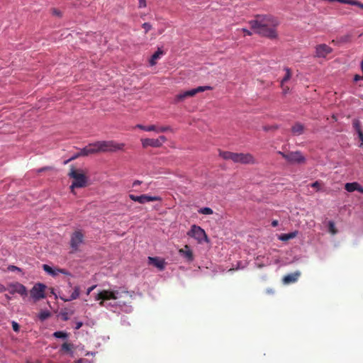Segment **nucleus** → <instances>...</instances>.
I'll use <instances>...</instances> for the list:
<instances>
[{"mask_svg":"<svg viewBox=\"0 0 363 363\" xmlns=\"http://www.w3.org/2000/svg\"><path fill=\"white\" fill-rule=\"evenodd\" d=\"M279 23V21L271 15H257L249 21L250 28L255 33L269 39L277 38L276 28Z\"/></svg>","mask_w":363,"mask_h":363,"instance_id":"f257e3e1","label":"nucleus"},{"mask_svg":"<svg viewBox=\"0 0 363 363\" xmlns=\"http://www.w3.org/2000/svg\"><path fill=\"white\" fill-rule=\"evenodd\" d=\"M133 292L126 290L125 288H119L116 290H102L95 297L96 301H101L99 305L105 306L104 301L108 300H118L119 306H125L131 302Z\"/></svg>","mask_w":363,"mask_h":363,"instance_id":"f03ea898","label":"nucleus"},{"mask_svg":"<svg viewBox=\"0 0 363 363\" xmlns=\"http://www.w3.org/2000/svg\"><path fill=\"white\" fill-rule=\"evenodd\" d=\"M219 155L224 160H230L236 163L243 164H255L257 160L250 153H235L228 151H220Z\"/></svg>","mask_w":363,"mask_h":363,"instance_id":"7ed1b4c3","label":"nucleus"},{"mask_svg":"<svg viewBox=\"0 0 363 363\" xmlns=\"http://www.w3.org/2000/svg\"><path fill=\"white\" fill-rule=\"evenodd\" d=\"M68 176L73 179L70 186L72 193H74V189L75 188H83L88 185V178L82 169H77L72 167Z\"/></svg>","mask_w":363,"mask_h":363,"instance_id":"20e7f679","label":"nucleus"},{"mask_svg":"<svg viewBox=\"0 0 363 363\" xmlns=\"http://www.w3.org/2000/svg\"><path fill=\"white\" fill-rule=\"evenodd\" d=\"M98 149L99 152H114L118 150H123L125 144L118 143L113 140L98 141Z\"/></svg>","mask_w":363,"mask_h":363,"instance_id":"39448f33","label":"nucleus"},{"mask_svg":"<svg viewBox=\"0 0 363 363\" xmlns=\"http://www.w3.org/2000/svg\"><path fill=\"white\" fill-rule=\"evenodd\" d=\"M212 87L210 86H198L196 89H193L191 90H188L184 91L183 93L178 94L175 96L174 101L175 103H179L184 101L185 99L188 97L194 96L196 94L203 92L207 90H211Z\"/></svg>","mask_w":363,"mask_h":363,"instance_id":"423d86ee","label":"nucleus"},{"mask_svg":"<svg viewBox=\"0 0 363 363\" xmlns=\"http://www.w3.org/2000/svg\"><path fill=\"white\" fill-rule=\"evenodd\" d=\"M278 154L291 164H303L306 162L305 157L299 151L289 152L288 153L279 151Z\"/></svg>","mask_w":363,"mask_h":363,"instance_id":"0eeeda50","label":"nucleus"},{"mask_svg":"<svg viewBox=\"0 0 363 363\" xmlns=\"http://www.w3.org/2000/svg\"><path fill=\"white\" fill-rule=\"evenodd\" d=\"M187 235L194 238L199 243H202L203 241L208 242V237L206 232L200 226L193 225L191 230L187 233Z\"/></svg>","mask_w":363,"mask_h":363,"instance_id":"6e6552de","label":"nucleus"},{"mask_svg":"<svg viewBox=\"0 0 363 363\" xmlns=\"http://www.w3.org/2000/svg\"><path fill=\"white\" fill-rule=\"evenodd\" d=\"M47 286L42 283H36L30 291L31 298L35 301L43 299L46 297L45 289Z\"/></svg>","mask_w":363,"mask_h":363,"instance_id":"1a4fd4ad","label":"nucleus"},{"mask_svg":"<svg viewBox=\"0 0 363 363\" xmlns=\"http://www.w3.org/2000/svg\"><path fill=\"white\" fill-rule=\"evenodd\" d=\"M140 140L144 148H146L149 146L153 147H160L164 142L167 141V138L164 135H161L157 139L142 138Z\"/></svg>","mask_w":363,"mask_h":363,"instance_id":"9d476101","label":"nucleus"},{"mask_svg":"<svg viewBox=\"0 0 363 363\" xmlns=\"http://www.w3.org/2000/svg\"><path fill=\"white\" fill-rule=\"evenodd\" d=\"M84 241V235L80 230L74 232L71 235L70 247L73 252H77L79 250L80 245Z\"/></svg>","mask_w":363,"mask_h":363,"instance_id":"9b49d317","label":"nucleus"},{"mask_svg":"<svg viewBox=\"0 0 363 363\" xmlns=\"http://www.w3.org/2000/svg\"><path fill=\"white\" fill-rule=\"evenodd\" d=\"M128 196L132 201L138 202L140 203H145L150 201H159L162 200V199L160 196H152L146 194H143L140 196L129 194Z\"/></svg>","mask_w":363,"mask_h":363,"instance_id":"f8f14e48","label":"nucleus"},{"mask_svg":"<svg viewBox=\"0 0 363 363\" xmlns=\"http://www.w3.org/2000/svg\"><path fill=\"white\" fill-rule=\"evenodd\" d=\"M9 291L11 294H18L22 296H26L28 291L26 287L19 282H15L9 285Z\"/></svg>","mask_w":363,"mask_h":363,"instance_id":"ddd939ff","label":"nucleus"},{"mask_svg":"<svg viewBox=\"0 0 363 363\" xmlns=\"http://www.w3.org/2000/svg\"><path fill=\"white\" fill-rule=\"evenodd\" d=\"M98 141L94 143H90L84 148L81 149L78 156H88L89 155L99 152L98 149Z\"/></svg>","mask_w":363,"mask_h":363,"instance_id":"4468645a","label":"nucleus"},{"mask_svg":"<svg viewBox=\"0 0 363 363\" xmlns=\"http://www.w3.org/2000/svg\"><path fill=\"white\" fill-rule=\"evenodd\" d=\"M332 52H333L332 48H330L328 45L320 44L315 47V57H325L328 55L330 54Z\"/></svg>","mask_w":363,"mask_h":363,"instance_id":"2eb2a0df","label":"nucleus"},{"mask_svg":"<svg viewBox=\"0 0 363 363\" xmlns=\"http://www.w3.org/2000/svg\"><path fill=\"white\" fill-rule=\"evenodd\" d=\"M179 254L189 262H191L194 259L193 252L187 245L179 250Z\"/></svg>","mask_w":363,"mask_h":363,"instance_id":"dca6fc26","label":"nucleus"},{"mask_svg":"<svg viewBox=\"0 0 363 363\" xmlns=\"http://www.w3.org/2000/svg\"><path fill=\"white\" fill-rule=\"evenodd\" d=\"M301 276V272L297 271L294 273L288 274L285 275L282 279V282L284 284H290L292 283H295L298 279Z\"/></svg>","mask_w":363,"mask_h":363,"instance_id":"f3484780","label":"nucleus"},{"mask_svg":"<svg viewBox=\"0 0 363 363\" xmlns=\"http://www.w3.org/2000/svg\"><path fill=\"white\" fill-rule=\"evenodd\" d=\"M149 264L154 265L157 268L160 270L164 269V261L163 259H160L157 257H148Z\"/></svg>","mask_w":363,"mask_h":363,"instance_id":"a211bd4d","label":"nucleus"},{"mask_svg":"<svg viewBox=\"0 0 363 363\" xmlns=\"http://www.w3.org/2000/svg\"><path fill=\"white\" fill-rule=\"evenodd\" d=\"M79 293H80V288H79V286H77L74 288L73 292L70 294V296L69 297H67V298L61 297V299L65 302L75 300L79 297Z\"/></svg>","mask_w":363,"mask_h":363,"instance_id":"6ab92c4d","label":"nucleus"},{"mask_svg":"<svg viewBox=\"0 0 363 363\" xmlns=\"http://www.w3.org/2000/svg\"><path fill=\"white\" fill-rule=\"evenodd\" d=\"M291 132L295 135H300L304 132V126L300 123H295L291 128Z\"/></svg>","mask_w":363,"mask_h":363,"instance_id":"aec40b11","label":"nucleus"},{"mask_svg":"<svg viewBox=\"0 0 363 363\" xmlns=\"http://www.w3.org/2000/svg\"><path fill=\"white\" fill-rule=\"evenodd\" d=\"M352 125H353L354 130H356V132L358 134L359 140L363 139V131L362 130L360 121L357 119H354L352 121Z\"/></svg>","mask_w":363,"mask_h":363,"instance_id":"412c9836","label":"nucleus"},{"mask_svg":"<svg viewBox=\"0 0 363 363\" xmlns=\"http://www.w3.org/2000/svg\"><path fill=\"white\" fill-rule=\"evenodd\" d=\"M164 54V52L160 48H158V50L152 55L150 60V65L151 66L155 65L157 63V60L160 57L161 55Z\"/></svg>","mask_w":363,"mask_h":363,"instance_id":"4be33fe9","label":"nucleus"},{"mask_svg":"<svg viewBox=\"0 0 363 363\" xmlns=\"http://www.w3.org/2000/svg\"><path fill=\"white\" fill-rule=\"evenodd\" d=\"M297 234H298L297 231H294V232H291V233H286V234H282L280 235L279 240H281L282 241H287L290 239H293V238H296Z\"/></svg>","mask_w":363,"mask_h":363,"instance_id":"5701e85b","label":"nucleus"},{"mask_svg":"<svg viewBox=\"0 0 363 363\" xmlns=\"http://www.w3.org/2000/svg\"><path fill=\"white\" fill-rule=\"evenodd\" d=\"M136 128H140L143 130H145V131H155L157 130V128L156 125H148V126H145V125H140V124H138L136 126Z\"/></svg>","mask_w":363,"mask_h":363,"instance_id":"b1692460","label":"nucleus"},{"mask_svg":"<svg viewBox=\"0 0 363 363\" xmlns=\"http://www.w3.org/2000/svg\"><path fill=\"white\" fill-rule=\"evenodd\" d=\"M284 70L286 71V74L283 79L281 80V84L283 86L287 81H289L291 77V69L288 67H285Z\"/></svg>","mask_w":363,"mask_h":363,"instance_id":"393cba45","label":"nucleus"},{"mask_svg":"<svg viewBox=\"0 0 363 363\" xmlns=\"http://www.w3.org/2000/svg\"><path fill=\"white\" fill-rule=\"evenodd\" d=\"M358 186V183L352 182V183H347L345 186V189L348 192H352L357 191V187Z\"/></svg>","mask_w":363,"mask_h":363,"instance_id":"a878e982","label":"nucleus"},{"mask_svg":"<svg viewBox=\"0 0 363 363\" xmlns=\"http://www.w3.org/2000/svg\"><path fill=\"white\" fill-rule=\"evenodd\" d=\"M73 348V345L71 343L65 342L62 344L61 347V350L65 352H70L72 356V350Z\"/></svg>","mask_w":363,"mask_h":363,"instance_id":"bb28decb","label":"nucleus"},{"mask_svg":"<svg viewBox=\"0 0 363 363\" xmlns=\"http://www.w3.org/2000/svg\"><path fill=\"white\" fill-rule=\"evenodd\" d=\"M328 230L333 235L337 233V230L336 229L333 221L330 220L328 222Z\"/></svg>","mask_w":363,"mask_h":363,"instance_id":"cd10ccee","label":"nucleus"},{"mask_svg":"<svg viewBox=\"0 0 363 363\" xmlns=\"http://www.w3.org/2000/svg\"><path fill=\"white\" fill-rule=\"evenodd\" d=\"M198 212L203 215H211L213 213V210L208 207L201 208L198 211Z\"/></svg>","mask_w":363,"mask_h":363,"instance_id":"c85d7f7f","label":"nucleus"},{"mask_svg":"<svg viewBox=\"0 0 363 363\" xmlns=\"http://www.w3.org/2000/svg\"><path fill=\"white\" fill-rule=\"evenodd\" d=\"M53 336L56 338L65 339L68 337V334L63 331H57L53 333Z\"/></svg>","mask_w":363,"mask_h":363,"instance_id":"c756f323","label":"nucleus"},{"mask_svg":"<svg viewBox=\"0 0 363 363\" xmlns=\"http://www.w3.org/2000/svg\"><path fill=\"white\" fill-rule=\"evenodd\" d=\"M50 313L48 311H42L39 314V318L41 320H44L45 319H47L48 317H50Z\"/></svg>","mask_w":363,"mask_h":363,"instance_id":"7c9ffc66","label":"nucleus"},{"mask_svg":"<svg viewBox=\"0 0 363 363\" xmlns=\"http://www.w3.org/2000/svg\"><path fill=\"white\" fill-rule=\"evenodd\" d=\"M43 270L48 273V274L51 275L52 272H53V268H52L51 267H50L49 265L48 264H43Z\"/></svg>","mask_w":363,"mask_h":363,"instance_id":"2f4dec72","label":"nucleus"},{"mask_svg":"<svg viewBox=\"0 0 363 363\" xmlns=\"http://www.w3.org/2000/svg\"><path fill=\"white\" fill-rule=\"evenodd\" d=\"M43 270L48 273V274L51 275L52 272H53V268H52L51 267H50L49 265L48 264H43Z\"/></svg>","mask_w":363,"mask_h":363,"instance_id":"473e14b6","label":"nucleus"},{"mask_svg":"<svg viewBox=\"0 0 363 363\" xmlns=\"http://www.w3.org/2000/svg\"><path fill=\"white\" fill-rule=\"evenodd\" d=\"M168 130H172V128L170 126H162L160 128H157V130H156L157 133H164Z\"/></svg>","mask_w":363,"mask_h":363,"instance_id":"72a5a7b5","label":"nucleus"},{"mask_svg":"<svg viewBox=\"0 0 363 363\" xmlns=\"http://www.w3.org/2000/svg\"><path fill=\"white\" fill-rule=\"evenodd\" d=\"M352 5L357 6L359 8H360L361 9H363V3H362L357 0H352Z\"/></svg>","mask_w":363,"mask_h":363,"instance_id":"f704fd0d","label":"nucleus"},{"mask_svg":"<svg viewBox=\"0 0 363 363\" xmlns=\"http://www.w3.org/2000/svg\"><path fill=\"white\" fill-rule=\"evenodd\" d=\"M7 269L10 272H14V271L21 272V269L19 267L14 266V265H9Z\"/></svg>","mask_w":363,"mask_h":363,"instance_id":"c9c22d12","label":"nucleus"},{"mask_svg":"<svg viewBox=\"0 0 363 363\" xmlns=\"http://www.w3.org/2000/svg\"><path fill=\"white\" fill-rule=\"evenodd\" d=\"M311 187L315 188L317 190H319L321 186V183L318 181H316L311 184Z\"/></svg>","mask_w":363,"mask_h":363,"instance_id":"e433bc0d","label":"nucleus"},{"mask_svg":"<svg viewBox=\"0 0 363 363\" xmlns=\"http://www.w3.org/2000/svg\"><path fill=\"white\" fill-rule=\"evenodd\" d=\"M12 328H13V330L15 331V332H18L19 330H20V325H18V323L15 322V321H13L12 322Z\"/></svg>","mask_w":363,"mask_h":363,"instance_id":"4c0bfd02","label":"nucleus"},{"mask_svg":"<svg viewBox=\"0 0 363 363\" xmlns=\"http://www.w3.org/2000/svg\"><path fill=\"white\" fill-rule=\"evenodd\" d=\"M143 28L145 30V33H147L152 28V26L149 23H144Z\"/></svg>","mask_w":363,"mask_h":363,"instance_id":"58836bf2","label":"nucleus"},{"mask_svg":"<svg viewBox=\"0 0 363 363\" xmlns=\"http://www.w3.org/2000/svg\"><path fill=\"white\" fill-rule=\"evenodd\" d=\"M335 1L340 2L342 4L352 5V0H333V2H335Z\"/></svg>","mask_w":363,"mask_h":363,"instance_id":"ea45409f","label":"nucleus"},{"mask_svg":"<svg viewBox=\"0 0 363 363\" xmlns=\"http://www.w3.org/2000/svg\"><path fill=\"white\" fill-rule=\"evenodd\" d=\"M57 271H58L60 273L63 274H65V275H68V276H70V275H71V274H70L68 271H67L66 269H60V268H57Z\"/></svg>","mask_w":363,"mask_h":363,"instance_id":"a19ab883","label":"nucleus"},{"mask_svg":"<svg viewBox=\"0 0 363 363\" xmlns=\"http://www.w3.org/2000/svg\"><path fill=\"white\" fill-rule=\"evenodd\" d=\"M139 8H145L146 6V0H139Z\"/></svg>","mask_w":363,"mask_h":363,"instance_id":"79ce46f5","label":"nucleus"},{"mask_svg":"<svg viewBox=\"0 0 363 363\" xmlns=\"http://www.w3.org/2000/svg\"><path fill=\"white\" fill-rule=\"evenodd\" d=\"M281 87L282 88V90H283V93L284 94H287L289 91V87L287 86H284V84H283V86L281 84Z\"/></svg>","mask_w":363,"mask_h":363,"instance_id":"37998d69","label":"nucleus"},{"mask_svg":"<svg viewBox=\"0 0 363 363\" xmlns=\"http://www.w3.org/2000/svg\"><path fill=\"white\" fill-rule=\"evenodd\" d=\"M52 14L55 15V16H62L61 12L59 10L56 9H52Z\"/></svg>","mask_w":363,"mask_h":363,"instance_id":"c03bdc74","label":"nucleus"},{"mask_svg":"<svg viewBox=\"0 0 363 363\" xmlns=\"http://www.w3.org/2000/svg\"><path fill=\"white\" fill-rule=\"evenodd\" d=\"M242 32L245 33V35H252V32L250 31L249 30L246 29V28H242Z\"/></svg>","mask_w":363,"mask_h":363,"instance_id":"a18cd8bd","label":"nucleus"},{"mask_svg":"<svg viewBox=\"0 0 363 363\" xmlns=\"http://www.w3.org/2000/svg\"><path fill=\"white\" fill-rule=\"evenodd\" d=\"M59 274H60V272L57 271V268L53 269V272H52L51 276L55 277V276L58 275Z\"/></svg>","mask_w":363,"mask_h":363,"instance_id":"49530a36","label":"nucleus"},{"mask_svg":"<svg viewBox=\"0 0 363 363\" xmlns=\"http://www.w3.org/2000/svg\"><path fill=\"white\" fill-rule=\"evenodd\" d=\"M362 79V77L359 74H355L354 77V81L357 82L359 80Z\"/></svg>","mask_w":363,"mask_h":363,"instance_id":"de8ad7c7","label":"nucleus"},{"mask_svg":"<svg viewBox=\"0 0 363 363\" xmlns=\"http://www.w3.org/2000/svg\"><path fill=\"white\" fill-rule=\"evenodd\" d=\"M82 325L83 323L82 322H77L76 323L75 329L79 330L82 326Z\"/></svg>","mask_w":363,"mask_h":363,"instance_id":"09e8293b","label":"nucleus"},{"mask_svg":"<svg viewBox=\"0 0 363 363\" xmlns=\"http://www.w3.org/2000/svg\"><path fill=\"white\" fill-rule=\"evenodd\" d=\"M357 191L363 194V187L361 186L359 184H358V186L357 187Z\"/></svg>","mask_w":363,"mask_h":363,"instance_id":"8fccbe9b","label":"nucleus"},{"mask_svg":"<svg viewBox=\"0 0 363 363\" xmlns=\"http://www.w3.org/2000/svg\"><path fill=\"white\" fill-rule=\"evenodd\" d=\"M141 184V182L139 181V180H135L133 183V187H135L138 185H140Z\"/></svg>","mask_w":363,"mask_h":363,"instance_id":"3c124183","label":"nucleus"},{"mask_svg":"<svg viewBox=\"0 0 363 363\" xmlns=\"http://www.w3.org/2000/svg\"><path fill=\"white\" fill-rule=\"evenodd\" d=\"M96 287V286H92L91 287H89L88 289H87V291H86V294L89 295L91 291Z\"/></svg>","mask_w":363,"mask_h":363,"instance_id":"603ef678","label":"nucleus"},{"mask_svg":"<svg viewBox=\"0 0 363 363\" xmlns=\"http://www.w3.org/2000/svg\"><path fill=\"white\" fill-rule=\"evenodd\" d=\"M278 224H279V222H278V220H273V221L272 222V225L273 227H277V226L278 225Z\"/></svg>","mask_w":363,"mask_h":363,"instance_id":"864d4df0","label":"nucleus"},{"mask_svg":"<svg viewBox=\"0 0 363 363\" xmlns=\"http://www.w3.org/2000/svg\"><path fill=\"white\" fill-rule=\"evenodd\" d=\"M5 291H6V287L3 284H0V293Z\"/></svg>","mask_w":363,"mask_h":363,"instance_id":"5fc2aeb1","label":"nucleus"},{"mask_svg":"<svg viewBox=\"0 0 363 363\" xmlns=\"http://www.w3.org/2000/svg\"><path fill=\"white\" fill-rule=\"evenodd\" d=\"M360 67H361V70L362 72V79H363V65H360Z\"/></svg>","mask_w":363,"mask_h":363,"instance_id":"6e6d98bb","label":"nucleus"},{"mask_svg":"<svg viewBox=\"0 0 363 363\" xmlns=\"http://www.w3.org/2000/svg\"><path fill=\"white\" fill-rule=\"evenodd\" d=\"M360 141H361V145H360V146H363V139H360Z\"/></svg>","mask_w":363,"mask_h":363,"instance_id":"4d7b16f0","label":"nucleus"},{"mask_svg":"<svg viewBox=\"0 0 363 363\" xmlns=\"http://www.w3.org/2000/svg\"><path fill=\"white\" fill-rule=\"evenodd\" d=\"M47 169H48L47 167H45V168L40 169L39 170V172L43 171V170Z\"/></svg>","mask_w":363,"mask_h":363,"instance_id":"13d9d810","label":"nucleus"},{"mask_svg":"<svg viewBox=\"0 0 363 363\" xmlns=\"http://www.w3.org/2000/svg\"><path fill=\"white\" fill-rule=\"evenodd\" d=\"M82 359H79V360L77 361V363H82Z\"/></svg>","mask_w":363,"mask_h":363,"instance_id":"bf43d9fd","label":"nucleus"},{"mask_svg":"<svg viewBox=\"0 0 363 363\" xmlns=\"http://www.w3.org/2000/svg\"><path fill=\"white\" fill-rule=\"evenodd\" d=\"M69 160H70L65 161V164H67Z\"/></svg>","mask_w":363,"mask_h":363,"instance_id":"052dcab7","label":"nucleus"},{"mask_svg":"<svg viewBox=\"0 0 363 363\" xmlns=\"http://www.w3.org/2000/svg\"><path fill=\"white\" fill-rule=\"evenodd\" d=\"M67 318L66 316H64V320H67Z\"/></svg>","mask_w":363,"mask_h":363,"instance_id":"680f3d73","label":"nucleus"},{"mask_svg":"<svg viewBox=\"0 0 363 363\" xmlns=\"http://www.w3.org/2000/svg\"><path fill=\"white\" fill-rule=\"evenodd\" d=\"M67 318L66 316H64V320H67Z\"/></svg>","mask_w":363,"mask_h":363,"instance_id":"e2e57ef3","label":"nucleus"},{"mask_svg":"<svg viewBox=\"0 0 363 363\" xmlns=\"http://www.w3.org/2000/svg\"><path fill=\"white\" fill-rule=\"evenodd\" d=\"M360 65H363V60L361 62V64Z\"/></svg>","mask_w":363,"mask_h":363,"instance_id":"0e129e2a","label":"nucleus"}]
</instances>
